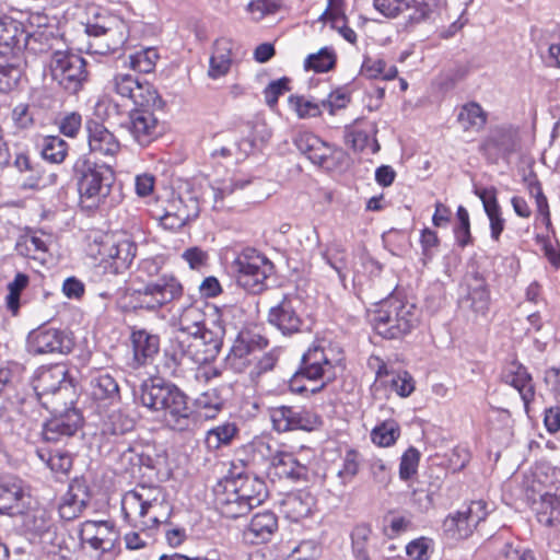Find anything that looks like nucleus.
<instances>
[{"instance_id":"nucleus-1","label":"nucleus","mask_w":560,"mask_h":560,"mask_svg":"<svg viewBox=\"0 0 560 560\" xmlns=\"http://www.w3.org/2000/svg\"><path fill=\"white\" fill-rule=\"evenodd\" d=\"M141 406L159 413L166 427L174 431L190 430L196 417L188 405V398L175 384L160 377L148 378L135 390Z\"/></svg>"},{"instance_id":"nucleus-2","label":"nucleus","mask_w":560,"mask_h":560,"mask_svg":"<svg viewBox=\"0 0 560 560\" xmlns=\"http://www.w3.org/2000/svg\"><path fill=\"white\" fill-rule=\"evenodd\" d=\"M370 316L377 335L385 339H401L419 326L421 312L415 303L390 294Z\"/></svg>"},{"instance_id":"nucleus-3","label":"nucleus","mask_w":560,"mask_h":560,"mask_svg":"<svg viewBox=\"0 0 560 560\" xmlns=\"http://www.w3.org/2000/svg\"><path fill=\"white\" fill-rule=\"evenodd\" d=\"M121 510L127 518L138 520L145 528L166 524L173 511L162 488L144 485L124 494Z\"/></svg>"},{"instance_id":"nucleus-4","label":"nucleus","mask_w":560,"mask_h":560,"mask_svg":"<svg viewBox=\"0 0 560 560\" xmlns=\"http://www.w3.org/2000/svg\"><path fill=\"white\" fill-rule=\"evenodd\" d=\"M33 388L37 399L22 400L23 412H26V407L33 405L35 400L42 405L43 401H55L57 405L67 406V399H70L72 404L73 385L68 380L67 368L62 364L39 369L34 377Z\"/></svg>"},{"instance_id":"nucleus-5","label":"nucleus","mask_w":560,"mask_h":560,"mask_svg":"<svg viewBox=\"0 0 560 560\" xmlns=\"http://www.w3.org/2000/svg\"><path fill=\"white\" fill-rule=\"evenodd\" d=\"M73 170L82 201H91L94 206L109 194L114 177L108 165L83 158L75 162Z\"/></svg>"},{"instance_id":"nucleus-6","label":"nucleus","mask_w":560,"mask_h":560,"mask_svg":"<svg viewBox=\"0 0 560 560\" xmlns=\"http://www.w3.org/2000/svg\"><path fill=\"white\" fill-rule=\"evenodd\" d=\"M232 268L236 273L238 285L256 294L266 288V280L272 272L273 266L255 247H245L234 259Z\"/></svg>"},{"instance_id":"nucleus-7","label":"nucleus","mask_w":560,"mask_h":560,"mask_svg":"<svg viewBox=\"0 0 560 560\" xmlns=\"http://www.w3.org/2000/svg\"><path fill=\"white\" fill-rule=\"evenodd\" d=\"M183 293V287L172 275H162L138 289H133L130 299L133 308L156 311Z\"/></svg>"},{"instance_id":"nucleus-8","label":"nucleus","mask_w":560,"mask_h":560,"mask_svg":"<svg viewBox=\"0 0 560 560\" xmlns=\"http://www.w3.org/2000/svg\"><path fill=\"white\" fill-rule=\"evenodd\" d=\"M60 406L55 401H43V407L51 411V417L44 422L42 429L45 442L66 444L83 425V417L79 409H59Z\"/></svg>"},{"instance_id":"nucleus-9","label":"nucleus","mask_w":560,"mask_h":560,"mask_svg":"<svg viewBox=\"0 0 560 560\" xmlns=\"http://www.w3.org/2000/svg\"><path fill=\"white\" fill-rule=\"evenodd\" d=\"M212 327L203 328L199 332H192L182 339V350L187 353V358L197 364H207L214 360L219 354L223 336L224 326L220 319H211Z\"/></svg>"},{"instance_id":"nucleus-10","label":"nucleus","mask_w":560,"mask_h":560,"mask_svg":"<svg viewBox=\"0 0 560 560\" xmlns=\"http://www.w3.org/2000/svg\"><path fill=\"white\" fill-rule=\"evenodd\" d=\"M85 66L81 56L62 50L52 52L49 61L52 80L71 94L78 93L88 80Z\"/></svg>"},{"instance_id":"nucleus-11","label":"nucleus","mask_w":560,"mask_h":560,"mask_svg":"<svg viewBox=\"0 0 560 560\" xmlns=\"http://www.w3.org/2000/svg\"><path fill=\"white\" fill-rule=\"evenodd\" d=\"M109 89L135 106L158 107L161 104L153 85L129 72H117L109 81Z\"/></svg>"},{"instance_id":"nucleus-12","label":"nucleus","mask_w":560,"mask_h":560,"mask_svg":"<svg viewBox=\"0 0 560 560\" xmlns=\"http://www.w3.org/2000/svg\"><path fill=\"white\" fill-rule=\"evenodd\" d=\"M490 301V290L483 276L476 271L467 272L458 289L459 307L476 317H486Z\"/></svg>"},{"instance_id":"nucleus-13","label":"nucleus","mask_w":560,"mask_h":560,"mask_svg":"<svg viewBox=\"0 0 560 560\" xmlns=\"http://www.w3.org/2000/svg\"><path fill=\"white\" fill-rule=\"evenodd\" d=\"M272 428L278 433L290 431H313L322 423L314 411L300 406H277L269 409Z\"/></svg>"},{"instance_id":"nucleus-14","label":"nucleus","mask_w":560,"mask_h":560,"mask_svg":"<svg viewBox=\"0 0 560 560\" xmlns=\"http://www.w3.org/2000/svg\"><path fill=\"white\" fill-rule=\"evenodd\" d=\"M72 348L71 335L62 329L43 325L27 336V351L32 354H67Z\"/></svg>"},{"instance_id":"nucleus-15","label":"nucleus","mask_w":560,"mask_h":560,"mask_svg":"<svg viewBox=\"0 0 560 560\" xmlns=\"http://www.w3.org/2000/svg\"><path fill=\"white\" fill-rule=\"evenodd\" d=\"M88 52L107 55L119 49L127 40L126 26L122 22L113 21L109 25L89 24Z\"/></svg>"},{"instance_id":"nucleus-16","label":"nucleus","mask_w":560,"mask_h":560,"mask_svg":"<svg viewBox=\"0 0 560 560\" xmlns=\"http://www.w3.org/2000/svg\"><path fill=\"white\" fill-rule=\"evenodd\" d=\"M440 0H373L374 8L386 18H396L409 11L408 23L425 21L439 7Z\"/></svg>"},{"instance_id":"nucleus-17","label":"nucleus","mask_w":560,"mask_h":560,"mask_svg":"<svg viewBox=\"0 0 560 560\" xmlns=\"http://www.w3.org/2000/svg\"><path fill=\"white\" fill-rule=\"evenodd\" d=\"M267 346L268 340L259 334L240 332L225 358V364L230 370L242 373L252 363L254 352L260 351Z\"/></svg>"},{"instance_id":"nucleus-18","label":"nucleus","mask_w":560,"mask_h":560,"mask_svg":"<svg viewBox=\"0 0 560 560\" xmlns=\"http://www.w3.org/2000/svg\"><path fill=\"white\" fill-rule=\"evenodd\" d=\"M301 300L296 295L288 294L269 310L268 323L281 331L284 336H291L301 331L303 319L298 312Z\"/></svg>"},{"instance_id":"nucleus-19","label":"nucleus","mask_w":560,"mask_h":560,"mask_svg":"<svg viewBox=\"0 0 560 560\" xmlns=\"http://www.w3.org/2000/svg\"><path fill=\"white\" fill-rule=\"evenodd\" d=\"M548 489L534 502L537 521L546 526L560 528V470L553 469Z\"/></svg>"},{"instance_id":"nucleus-20","label":"nucleus","mask_w":560,"mask_h":560,"mask_svg":"<svg viewBox=\"0 0 560 560\" xmlns=\"http://www.w3.org/2000/svg\"><path fill=\"white\" fill-rule=\"evenodd\" d=\"M80 539L92 549L105 555L115 550L119 534L110 522L86 521L81 525Z\"/></svg>"},{"instance_id":"nucleus-21","label":"nucleus","mask_w":560,"mask_h":560,"mask_svg":"<svg viewBox=\"0 0 560 560\" xmlns=\"http://www.w3.org/2000/svg\"><path fill=\"white\" fill-rule=\"evenodd\" d=\"M293 142L296 149L313 164L325 168L332 166L331 161L337 150L316 135L301 131L294 137Z\"/></svg>"},{"instance_id":"nucleus-22","label":"nucleus","mask_w":560,"mask_h":560,"mask_svg":"<svg viewBox=\"0 0 560 560\" xmlns=\"http://www.w3.org/2000/svg\"><path fill=\"white\" fill-rule=\"evenodd\" d=\"M237 488L228 477L221 479L213 488L214 506L218 512L228 518H237L247 514V508L241 501Z\"/></svg>"},{"instance_id":"nucleus-23","label":"nucleus","mask_w":560,"mask_h":560,"mask_svg":"<svg viewBox=\"0 0 560 560\" xmlns=\"http://www.w3.org/2000/svg\"><path fill=\"white\" fill-rule=\"evenodd\" d=\"M90 152L98 158H115L120 151V143L116 136L103 124L88 120L85 125Z\"/></svg>"},{"instance_id":"nucleus-24","label":"nucleus","mask_w":560,"mask_h":560,"mask_svg":"<svg viewBox=\"0 0 560 560\" xmlns=\"http://www.w3.org/2000/svg\"><path fill=\"white\" fill-rule=\"evenodd\" d=\"M90 502V491L84 480L73 479L62 495L59 515L66 521L74 520L85 510Z\"/></svg>"},{"instance_id":"nucleus-25","label":"nucleus","mask_w":560,"mask_h":560,"mask_svg":"<svg viewBox=\"0 0 560 560\" xmlns=\"http://www.w3.org/2000/svg\"><path fill=\"white\" fill-rule=\"evenodd\" d=\"M153 107L136 106L129 115L130 132L140 145H148L159 135V121Z\"/></svg>"},{"instance_id":"nucleus-26","label":"nucleus","mask_w":560,"mask_h":560,"mask_svg":"<svg viewBox=\"0 0 560 560\" xmlns=\"http://www.w3.org/2000/svg\"><path fill=\"white\" fill-rule=\"evenodd\" d=\"M230 482L237 488L241 501L247 508V513L259 506L267 499V489L264 480L257 477L237 474L226 476Z\"/></svg>"},{"instance_id":"nucleus-27","label":"nucleus","mask_w":560,"mask_h":560,"mask_svg":"<svg viewBox=\"0 0 560 560\" xmlns=\"http://www.w3.org/2000/svg\"><path fill=\"white\" fill-rule=\"evenodd\" d=\"M375 360L378 362L374 383L375 389L380 386H389L400 397H408L412 394L415 390V381L410 373L407 371L390 370L378 358Z\"/></svg>"},{"instance_id":"nucleus-28","label":"nucleus","mask_w":560,"mask_h":560,"mask_svg":"<svg viewBox=\"0 0 560 560\" xmlns=\"http://www.w3.org/2000/svg\"><path fill=\"white\" fill-rule=\"evenodd\" d=\"M501 380L513 386L521 395L525 407L534 399L535 388L530 374L527 369L520 362L513 360L503 368Z\"/></svg>"},{"instance_id":"nucleus-29","label":"nucleus","mask_w":560,"mask_h":560,"mask_svg":"<svg viewBox=\"0 0 560 560\" xmlns=\"http://www.w3.org/2000/svg\"><path fill=\"white\" fill-rule=\"evenodd\" d=\"M98 248L97 253L101 256L98 259L96 256L92 255L94 260H98L94 265L98 268H103L104 272L109 273H119L122 270L127 269L130 265L131 260L136 255L137 247H102Z\"/></svg>"},{"instance_id":"nucleus-30","label":"nucleus","mask_w":560,"mask_h":560,"mask_svg":"<svg viewBox=\"0 0 560 560\" xmlns=\"http://www.w3.org/2000/svg\"><path fill=\"white\" fill-rule=\"evenodd\" d=\"M133 358L139 365L151 363L160 351V337L147 329H133L130 336Z\"/></svg>"},{"instance_id":"nucleus-31","label":"nucleus","mask_w":560,"mask_h":560,"mask_svg":"<svg viewBox=\"0 0 560 560\" xmlns=\"http://www.w3.org/2000/svg\"><path fill=\"white\" fill-rule=\"evenodd\" d=\"M315 504V497L306 490L289 493L282 500L283 512L285 516L293 522H299L310 516Z\"/></svg>"},{"instance_id":"nucleus-32","label":"nucleus","mask_w":560,"mask_h":560,"mask_svg":"<svg viewBox=\"0 0 560 560\" xmlns=\"http://www.w3.org/2000/svg\"><path fill=\"white\" fill-rule=\"evenodd\" d=\"M475 194L482 202L485 212L490 222L491 237L497 242L504 229V219L502 218L501 208L497 199V189L494 187L479 188L475 190Z\"/></svg>"},{"instance_id":"nucleus-33","label":"nucleus","mask_w":560,"mask_h":560,"mask_svg":"<svg viewBox=\"0 0 560 560\" xmlns=\"http://www.w3.org/2000/svg\"><path fill=\"white\" fill-rule=\"evenodd\" d=\"M272 474L279 479L298 481L305 479L307 467L301 464L296 457L287 452L277 453L271 460Z\"/></svg>"},{"instance_id":"nucleus-34","label":"nucleus","mask_w":560,"mask_h":560,"mask_svg":"<svg viewBox=\"0 0 560 560\" xmlns=\"http://www.w3.org/2000/svg\"><path fill=\"white\" fill-rule=\"evenodd\" d=\"M278 529V518L271 511H264L253 516L245 536L253 544L265 542L271 538Z\"/></svg>"},{"instance_id":"nucleus-35","label":"nucleus","mask_w":560,"mask_h":560,"mask_svg":"<svg viewBox=\"0 0 560 560\" xmlns=\"http://www.w3.org/2000/svg\"><path fill=\"white\" fill-rule=\"evenodd\" d=\"M22 77V58L14 50H0V92L12 90Z\"/></svg>"},{"instance_id":"nucleus-36","label":"nucleus","mask_w":560,"mask_h":560,"mask_svg":"<svg viewBox=\"0 0 560 560\" xmlns=\"http://www.w3.org/2000/svg\"><path fill=\"white\" fill-rule=\"evenodd\" d=\"M91 396L107 405L118 402L120 392L117 381L108 373L100 374L91 381Z\"/></svg>"},{"instance_id":"nucleus-37","label":"nucleus","mask_w":560,"mask_h":560,"mask_svg":"<svg viewBox=\"0 0 560 560\" xmlns=\"http://www.w3.org/2000/svg\"><path fill=\"white\" fill-rule=\"evenodd\" d=\"M179 330L186 336L192 332H199L203 328L212 327L211 320L207 318L206 313L197 304H189L184 307L178 317Z\"/></svg>"},{"instance_id":"nucleus-38","label":"nucleus","mask_w":560,"mask_h":560,"mask_svg":"<svg viewBox=\"0 0 560 560\" xmlns=\"http://www.w3.org/2000/svg\"><path fill=\"white\" fill-rule=\"evenodd\" d=\"M231 43L226 39H219L214 43L213 52L210 57L208 74L212 79L225 75L232 63Z\"/></svg>"},{"instance_id":"nucleus-39","label":"nucleus","mask_w":560,"mask_h":560,"mask_svg":"<svg viewBox=\"0 0 560 560\" xmlns=\"http://www.w3.org/2000/svg\"><path fill=\"white\" fill-rule=\"evenodd\" d=\"M238 428L235 422H223L209 429L205 436V445L209 451L228 446L236 438Z\"/></svg>"},{"instance_id":"nucleus-40","label":"nucleus","mask_w":560,"mask_h":560,"mask_svg":"<svg viewBox=\"0 0 560 560\" xmlns=\"http://www.w3.org/2000/svg\"><path fill=\"white\" fill-rule=\"evenodd\" d=\"M24 497L22 480L15 476L0 478V511L12 510Z\"/></svg>"},{"instance_id":"nucleus-41","label":"nucleus","mask_w":560,"mask_h":560,"mask_svg":"<svg viewBox=\"0 0 560 560\" xmlns=\"http://www.w3.org/2000/svg\"><path fill=\"white\" fill-rule=\"evenodd\" d=\"M37 456L44 462L47 467L55 474L67 476L72 468L73 457L72 454L66 450L47 451L38 448Z\"/></svg>"},{"instance_id":"nucleus-42","label":"nucleus","mask_w":560,"mask_h":560,"mask_svg":"<svg viewBox=\"0 0 560 560\" xmlns=\"http://www.w3.org/2000/svg\"><path fill=\"white\" fill-rule=\"evenodd\" d=\"M457 120L464 130L479 131L486 126L488 114L480 104L469 102L460 107Z\"/></svg>"},{"instance_id":"nucleus-43","label":"nucleus","mask_w":560,"mask_h":560,"mask_svg":"<svg viewBox=\"0 0 560 560\" xmlns=\"http://www.w3.org/2000/svg\"><path fill=\"white\" fill-rule=\"evenodd\" d=\"M443 528L455 539L468 538L476 529L463 511L450 514L443 522Z\"/></svg>"},{"instance_id":"nucleus-44","label":"nucleus","mask_w":560,"mask_h":560,"mask_svg":"<svg viewBox=\"0 0 560 560\" xmlns=\"http://www.w3.org/2000/svg\"><path fill=\"white\" fill-rule=\"evenodd\" d=\"M399 436L400 428L395 420L383 421L371 431L372 442L382 447L394 445Z\"/></svg>"},{"instance_id":"nucleus-45","label":"nucleus","mask_w":560,"mask_h":560,"mask_svg":"<svg viewBox=\"0 0 560 560\" xmlns=\"http://www.w3.org/2000/svg\"><path fill=\"white\" fill-rule=\"evenodd\" d=\"M362 73L371 79L393 80L398 70L394 65H387L382 58L366 57L362 63Z\"/></svg>"},{"instance_id":"nucleus-46","label":"nucleus","mask_w":560,"mask_h":560,"mask_svg":"<svg viewBox=\"0 0 560 560\" xmlns=\"http://www.w3.org/2000/svg\"><path fill=\"white\" fill-rule=\"evenodd\" d=\"M23 34L20 24L9 16H0V50H13Z\"/></svg>"},{"instance_id":"nucleus-47","label":"nucleus","mask_w":560,"mask_h":560,"mask_svg":"<svg viewBox=\"0 0 560 560\" xmlns=\"http://www.w3.org/2000/svg\"><path fill=\"white\" fill-rule=\"evenodd\" d=\"M170 208L178 213L180 221L186 222L197 218L200 211L198 198L192 196L190 192L180 195L178 198L173 199L170 203Z\"/></svg>"},{"instance_id":"nucleus-48","label":"nucleus","mask_w":560,"mask_h":560,"mask_svg":"<svg viewBox=\"0 0 560 560\" xmlns=\"http://www.w3.org/2000/svg\"><path fill=\"white\" fill-rule=\"evenodd\" d=\"M481 150L488 155L505 156L512 152L510 138L503 130L493 131L481 144Z\"/></svg>"},{"instance_id":"nucleus-49","label":"nucleus","mask_w":560,"mask_h":560,"mask_svg":"<svg viewBox=\"0 0 560 560\" xmlns=\"http://www.w3.org/2000/svg\"><path fill=\"white\" fill-rule=\"evenodd\" d=\"M68 151V144L58 136H48L43 139L42 155L51 163H61Z\"/></svg>"},{"instance_id":"nucleus-50","label":"nucleus","mask_w":560,"mask_h":560,"mask_svg":"<svg viewBox=\"0 0 560 560\" xmlns=\"http://www.w3.org/2000/svg\"><path fill=\"white\" fill-rule=\"evenodd\" d=\"M336 54L334 49L329 47L322 48L316 54H311L304 62L306 70H313L315 72H328L335 67Z\"/></svg>"},{"instance_id":"nucleus-51","label":"nucleus","mask_w":560,"mask_h":560,"mask_svg":"<svg viewBox=\"0 0 560 560\" xmlns=\"http://www.w3.org/2000/svg\"><path fill=\"white\" fill-rule=\"evenodd\" d=\"M200 415L206 419H213L223 407V399L215 389L202 393L196 399Z\"/></svg>"},{"instance_id":"nucleus-52","label":"nucleus","mask_w":560,"mask_h":560,"mask_svg":"<svg viewBox=\"0 0 560 560\" xmlns=\"http://www.w3.org/2000/svg\"><path fill=\"white\" fill-rule=\"evenodd\" d=\"M322 553V548L315 539H303L296 544L284 560H316Z\"/></svg>"},{"instance_id":"nucleus-53","label":"nucleus","mask_w":560,"mask_h":560,"mask_svg":"<svg viewBox=\"0 0 560 560\" xmlns=\"http://www.w3.org/2000/svg\"><path fill=\"white\" fill-rule=\"evenodd\" d=\"M159 56L154 48H147L129 56V66L139 73H150Z\"/></svg>"},{"instance_id":"nucleus-54","label":"nucleus","mask_w":560,"mask_h":560,"mask_svg":"<svg viewBox=\"0 0 560 560\" xmlns=\"http://www.w3.org/2000/svg\"><path fill=\"white\" fill-rule=\"evenodd\" d=\"M360 454L355 450H348L342 459V467L338 470L337 477L341 485L347 486L359 472Z\"/></svg>"},{"instance_id":"nucleus-55","label":"nucleus","mask_w":560,"mask_h":560,"mask_svg":"<svg viewBox=\"0 0 560 560\" xmlns=\"http://www.w3.org/2000/svg\"><path fill=\"white\" fill-rule=\"evenodd\" d=\"M371 533L372 530L366 524L357 525L351 533L353 553L359 560H371L366 551V544Z\"/></svg>"},{"instance_id":"nucleus-56","label":"nucleus","mask_w":560,"mask_h":560,"mask_svg":"<svg viewBox=\"0 0 560 560\" xmlns=\"http://www.w3.org/2000/svg\"><path fill=\"white\" fill-rule=\"evenodd\" d=\"M300 374L305 375V380L307 381H318L322 380L325 382V385L330 382L335 377V370L326 371V366L315 363L313 361L301 359L300 364Z\"/></svg>"},{"instance_id":"nucleus-57","label":"nucleus","mask_w":560,"mask_h":560,"mask_svg":"<svg viewBox=\"0 0 560 560\" xmlns=\"http://www.w3.org/2000/svg\"><path fill=\"white\" fill-rule=\"evenodd\" d=\"M289 102L300 118L317 117L322 114V102L316 103L303 96H291Z\"/></svg>"},{"instance_id":"nucleus-58","label":"nucleus","mask_w":560,"mask_h":560,"mask_svg":"<svg viewBox=\"0 0 560 560\" xmlns=\"http://www.w3.org/2000/svg\"><path fill=\"white\" fill-rule=\"evenodd\" d=\"M420 452L410 446L401 456L399 464V478L401 480L410 479L418 469Z\"/></svg>"},{"instance_id":"nucleus-59","label":"nucleus","mask_w":560,"mask_h":560,"mask_svg":"<svg viewBox=\"0 0 560 560\" xmlns=\"http://www.w3.org/2000/svg\"><path fill=\"white\" fill-rule=\"evenodd\" d=\"M458 225L455 228V237L458 245H468L474 240L470 235L469 213L464 206H459L456 212Z\"/></svg>"},{"instance_id":"nucleus-60","label":"nucleus","mask_w":560,"mask_h":560,"mask_svg":"<svg viewBox=\"0 0 560 560\" xmlns=\"http://www.w3.org/2000/svg\"><path fill=\"white\" fill-rule=\"evenodd\" d=\"M254 132L253 137L244 138L238 143H236L237 150L244 155L247 156L254 148L257 145L258 133L259 141L265 142L269 139L270 133L266 130L264 125H254L250 127Z\"/></svg>"},{"instance_id":"nucleus-61","label":"nucleus","mask_w":560,"mask_h":560,"mask_svg":"<svg viewBox=\"0 0 560 560\" xmlns=\"http://www.w3.org/2000/svg\"><path fill=\"white\" fill-rule=\"evenodd\" d=\"M133 419L130 418L129 416L121 413L120 411L113 412L108 417V421L106 423V430L115 435L129 432L133 429Z\"/></svg>"},{"instance_id":"nucleus-62","label":"nucleus","mask_w":560,"mask_h":560,"mask_svg":"<svg viewBox=\"0 0 560 560\" xmlns=\"http://www.w3.org/2000/svg\"><path fill=\"white\" fill-rule=\"evenodd\" d=\"M82 127V116L77 112L67 113L59 121V130L63 136L74 138Z\"/></svg>"},{"instance_id":"nucleus-63","label":"nucleus","mask_w":560,"mask_h":560,"mask_svg":"<svg viewBox=\"0 0 560 560\" xmlns=\"http://www.w3.org/2000/svg\"><path fill=\"white\" fill-rule=\"evenodd\" d=\"M350 102V95L341 90L332 91L327 98L322 101V106L330 115H335L337 110L345 108Z\"/></svg>"},{"instance_id":"nucleus-64","label":"nucleus","mask_w":560,"mask_h":560,"mask_svg":"<svg viewBox=\"0 0 560 560\" xmlns=\"http://www.w3.org/2000/svg\"><path fill=\"white\" fill-rule=\"evenodd\" d=\"M463 512L470 522V525H474L475 528H477L479 523L485 521L489 514L488 504L482 500L471 501Z\"/></svg>"}]
</instances>
